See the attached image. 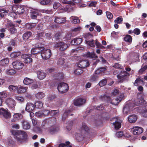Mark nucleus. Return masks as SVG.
<instances>
[{
  "instance_id": "dca6fc26",
  "label": "nucleus",
  "mask_w": 147,
  "mask_h": 147,
  "mask_svg": "<svg viewBox=\"0 0 147 147\" xmlns=\"http://www.w3.org/2000/svg\"><path fill=\"white\" fill-rule=\"evenodd\" d=\"M35 108L34 105L30 102H28L26 105L25 110L28 112H31L33 111Z\"/></svg>"
},
{
  "instance_id": "6ab92c4d",
  "label": "nucleus",
  "mask_w": 147,
  "mask_h": 147,
  "mask_svg": "<svg viewBox=\"0 0 147 147\" xmlns=\"http://www.w3.org/2000/svg\"><path fill=\"white\" fill-rule=\"evenodd\" d=\"M65 18H62L61 17L55 16L54 20L55 22L57 24H62L65 22Z\"/></svg>"
},
{
  "instance_id": "bf43d9fd",
  "label": "nucleus",
  "mask_w": 147,
  "mask_h": 147,
  "mask_svg": "<svg viewBox=\"0 0 147 147\" xmlns=\"http://www.w3.org/2000/svg\"><path fill=\"white\" fill-rule=\"evenodd\" d=\"M43 33L41 32L37 34H36V38L38 40H39L41 41V40H42V37L43 36Z\"/></svg>"
},
{
  "instance_id": "37998d69",
  "label": "nucleus",
  "mask_w": 147,
  "mask_h": 147,
  "mask_svg": "<svg viewBox=\"0 0 147 147\" xmlns=\"http://www.w3.org/2000/svg\"><path fill=\"white\" fill-rule=\"evenodd\" d=\"M8 11H9L2 9H0V17L3 18L4 17L7 13H9Z\"/></svg>"
},
{
  "instance_id": "e433bc0d",
  "label": "nucleus",
  "mask_w": 147,
  "mask_h": 147,
  "mask_svg": "<svg viewBox=\"0 0 147 147\" xmlns=\"http://www.w3.org/2000/svg\"><path fill=\"white\" fill-rule=\"evenodd\" d=\"M59 147H72L70 142L69 141H67L65 143H61L59 145Z\"/></svg>"
},
{
  "instance_id": "69168bd1",
  "label": "nucleus",
  "mask_w": 147,
  "mask_h": 147,
  "mask_svg": "<svg viewBox=\"0 0 147 147\" xmlns=\"http://www.w3.org/2000/svg\"><path fill=\"white\" fill-rule=\"evenodd\" d=\"M106 13L108 19H111L113 18V16L111 13L109 11H106Z\"/></svg>"
},
{
  "instance_id": "20e7f679",
  "label": "nucleus",
  "mask_w": 147,
  "mask_h": 147,
  "mask_svg": "<svg viewBox=\"0 0 147 147\" xmlns=\"http://www.w3.org/2000/svg\"><path fill=\"white\" fill-rule=\"evenodd\" d=\"M52 55L51 50L49 49H43L40 53V55L43 59H48Z\"/></svg>"
},
{
  "instance_id": "13d9d810",
  "label": "nucleus",
  "mask_w": 147,
  "mask_h": 147,
  "mask_svg": "<svg viewBox=\"0 0 147 147\" xmlns=\"http://www.w3.org/2000/svg\"><path fill=\"white\" fill-rule=\"evenodd\" d=\"M59 112L58 110H51L50 111V116H53L55 115Z\"/></svg>"
},
{
  "instance_id": "3c124183",
  "label": "nucleus",
  "mask_w": 147,
  "mask_h": 147,
  "mask_svg": "<svg viewBox=\"0 0 147 147\" xmlns=\"http://www.w3.org/2000/svg\"><path fill=\"white\" fill-rule=\"evenodd\" d=\"M65 62V59L64 58H61L59 59L57 62V64L59 65H62Z\"/></svg>"
},
{
  "instance_id": "4be33fe9",
  "label": "nucleus",
  "mask_w": 147,
  "mask_h": 147,
  "mask_svg": "<svg viewBox=\"0 0 147 147\" xmlns=\"http://www.w3.org/2000/svg\"><path fill=\"white\" fill-rule=\"evenodd\" d=\"M107 69L105 67H101L97 69L95 71L96 74H98V75H104L105 73L106 72Z\"/></svg>"
},
{
  "instance_id": "c756f323",
  "label": "nucleus",
  "mask_w": 147,
  "mask_h": 147,
  "mask_svg": "<svg viewBox=\"0 0 147 147\" xmlns=\"http://www.w3.org/2000/svg\"><path fill=\"white\" fill-rule=\"evenodd\" d=\"M98 75H99L98 74H96L95 72L90 77L89 81L91 82L96 81L98 77Z\"/></svg>"
},
{
  "instance_id": "a18cd8bd",
  "label": "nucleus",
  "mask_w": 147,
  "mask_h": 147,
  "mask_svg": "<svg viewBox=\"0 0 147 147\" xmlns=\"http://www.w3.org/2000/svg\"><path fill=\"white\" fill-rule=\"evenodd\" d=\"M15 99L20 103L23 102L24 100V97L21 96H15Z\"/></svg>"
},
{
  "instance_id": "774afa93",
  "label": "nucleus",
  "mask_w": 147,
  "mask_h": 147,
  "mask_svg": "<svg viewBox=\"0 0 147 147\" xmlns=\"http://www.w3.org/2000/svg\"><path fill=\"white\" fill-rule=\"evenodd\" d=\"M119 92V91L118 90L115 89L111 93V96H116L118 94Z\"/></svg>"
},
{
  "instance_id": "e2e57ef3",
  "label": "nucleus",
  "mask_w": 147,
  "mask_h": 147,
  "mask_svg": "<svg viewBox=\"0 0 147 147\" xmlns=\"http://www.w3.org/2000/svg\"><path fill=\"white\" fill-rule=\"evenodd\" d=\"M50 111L48 110H44L42 111V115L45 116H47L49 115Z\"/></svg>"
},
{
  "instance_id": "f704fd0d",
  "label": "nucleus",
  "mask_w": 147,
  "mask_h": 147,
  "mask_svg": "<svg viewBox=\"0 0 147 147\" xmlns=\"http://www.w3.org/2000/svg\"><path fill=\"white\" fill-rule=\"evenodd\" d=\"M45 96V94L42 92H39L35 95L36 97L38 99H42Z\"/></svg>"
},
{
  "instance_id": "49530a36",
  "label": "nucleus",
  "mask_w": 147,
  "mask_h": 147,
  "mask_svg": "<svg viewBox=\"0 0 147 147\" xmlns=\"http://www.w3.org/2000/svg\"><path fill=\"white\" fill-rule=\"evenodd\" d=\"M71 111L70 110H66L63 113L62 116V120H64L68 116V115L70 113Z\"/></svg>"
},
{
  "instance_id": "9b49d317",
  "label": "nucleus",
  "mask_w": 147,
  "mask_h": 147,
  "mask_svg": "<svg viewBox=\"0 0 147 147\" xmlns=\"http://www.w3.org/2000/svg\"><path fill=\"white\" fill-rule=\"evenodd\" d=\"M45 49V48L39 46L36 47L32 48L31 51V53L33 55H35L41 52L42 51Z\"/></svg>"
},
{
  "instance_id": "09e8293b",
  "label": "nucleus",
  "mask_w": 147,
  "mask_h": 147,
  "mask_svg": "<svg viewBox=\"0 0 147 147\" xmlns=\"http://www.w3.org/2000/svg\"><path fill=\"white\" fill-rule=\"evenodd\" d=\"M83 72V70L80 67L75 69L74 71L75 74L78 75L81 74Z\"/></svg>"
},
{
  "instance_id": "412c9836",
  "label": "nucleus",
  "mask_w": 147,
  "mask_h": 147,
  "mask_svg": "<svg viewBox=\"0 0 147 147\" xmlns=\"http://www.w3.org/2000/svg\"><path fill=\"white\" fill-rule=\"evenodd\" d=\"M82 39L80 38H76L71 41V43L74 45H80L82 42Z\"/></svg>"
},
{
  "instance_id": "7c9ffc66",
  "label": "nucleus",
  "mask_w": 147,
  "mask_h": 147,
  "mask_svg": "<svg viewBox=\"0 0 147 147\" xmlns=\"http://www.w3.org/2000/svg\"><path fill=\"white\" fill-rule=\"evenodd\" d=\"M21 54L20 51L14 52L11 53L10 56L12 58H15L19 56Z\"/></svg>"
},
{
  "instance_id": "5701e85b",
  "label": "nucleus",
  "mask_w": 147,
  "mask_h": 147,
  "mask_svg": "<svg viewBox=\"0 0 147 147\" xmlns=\"http://www.w3.org/2000/svg\"><path fill=\"white\" fill-rule=\"evenodd\" d=\"M38 78L40 80H42L44 79L46 76V73L41 71H38L37 72Z\"/></svg>"
},
{
  "instance_id": "58836bf2",
  "label": "nucleus",
  "mask_w": 147,
  "mask_h": 147,
  "mask_svg": "<svg viewBox=\"0 0 147 147\" xmlns=\"http://www.w3.org/2000/svg\"><path fill=\"white\" fill-rule=\"evenodd\" d=\"M124 39L125 41L129 43H131L132 41L131 36L129 35H126L125 37L124 38Z\"/></svg>"
},
{
  "instance_id": "393cba45",
  "label": "nucleus",
  "mask_w": 147,
  "mask_h": 147,
  "mask_svg": "<svg viewBox=\"0 0 147 147\" xmlns=\"http://www.w3.org/2000/svg\"><path fill=\"white\" fill-rule=\"evenodd\" d=\"M59 130V128L55 126L51 127L49 129L50 132L52 134H53L57 132Z\"/></svg>"
},
{
  "instance_id": "ea45409f",
  "label": "nucleus",
  "mask_w": 147,
  "mask_h": 147,
  "mask_svg": "<svg viewBox=\"0 0 147 147\" xmlns=\"http://www.w3.org/2000/svg\"><path fill=\"white\" fill-rule=\"evenodd\" d=\"M34 106L36 108L41 109L43 106V104L40 101H37L35 103Z\"/></svg>"
},
{
  "instance_id": "338daca9",
  "label": "nucleus",
  "mask_w": 147,
  "mask_h": 147,
  "mask_svg": "<svg viewBox=\"0 0 147 147\" xmlns=\"http://www.w3.org/2000/svg\"><path fill=\"white\" fill-rule=\"evenodd\" d=\"M81 29V28L80 27L76 28L73 29L72 32L73 34L74 32H76V34H77L80 32Z\"/></svg>"
},
{
  "instance_id": "aec40b11",
  "label": "nucleus",
  "mask_w": 147,
  "mask_h": 147,
  "mask_svg": "<svg viewBox=\"0 0 147 147\" xmlns=\"http://www.w3.org/2000/svg\"><path fill=\"white\" fill-rule=\"evenodd\" d=\"M83 57L92 59H96L98 58V57L94 53H90V52L85 53L84 54H83Z\"/></svg>"
},
{
  "instance_id": "680f3d73",
  "label": "nucleus",
  "mask_w": 147,
  "mask_h": 147,
  "mask_svg": "<svg viewBox=\"0 0 147 147\" xmlns=\"http://www.w3.org/2000/svg\"><path fill=\"white\" fill-rule=\"evenodd\" d=\"M25 63L28 64L31 63L32 61V58L30 57L29 56L26 59L24 60Z\"/></svg>"
},
{
  "instance_id": "2f4dec72",
  "label": "nucleus",
  "mask_w": 147,
  "mask_h": 147,
  "mask_svg": "<svg viewBox=\"0 0 147 147\" xmlns=\"http://www.w3.org/2000/svg\"><path fill=\"white\" fill-rule=\"evenodd\" d=\"M130 106V104H126L123 107V114L125 115H127L128 114V112L129 110V108H128Z\"/></svg>"
},
{
  "instance_id": "4d7b16f0",
  "label": "nucleus",
  "mask_w": 147,
  "mask_h": 147,
  "mask_svg": "<svg viewBox=\"0 0 147 147\" xmlns=\"http://www.w3.org/2000/svg\"><path fill=\"white\" fill-rule=\"evenodd\" d=\"M86 43L89 44L90 46L91 47H95L94 42L93 39L89 41H86Z\"/></svg>"
},
{
  "instance_id": "6e6d98bb",
  "label": "nucleus",
  "mask_w": 147,
  "mask_h": 147,
  "mask_svg": "<svg viewBox=\"0 0 147 147\" xmlns=\"http://www.w3.org/2000/svg\"><path fill=\"white\" fill-rule=\"evenodd\" d=\"M16 71L13 69L9 70L7 71V74L9 75H12L16 73Z\"/></svg>"
},
{
  "instance_id": "2eb2a0df",
  "label": "nucleus",
  "mask_w": 147,
  "mask_h": 147,
  "mask_svg": "<svg viewBox=\"0 0 147 147\" xmlns=\"http://www.w3.org/2000/svg\"><path fill=\"white\" fill-rule=\"evenodd\" d=\"M145 100L143 98H137L135 100L134 103L132 104V106L134 107L135 106H136L141 105L144 104Z\"/></svg>"
},
{
  "instance_id": "7ed1b4c3",
  "label": "nucleus",
  "mask_w": 147,
  "mask_h": 147,
  "mask_svg": "<svg viewBox=\"0 0 147 147\" xmlns=\"http://www.w3.org/2000/svg\"><path fill=\"white\" fill-rule=\"evenodd\" d=\"M58 91L61 94L67 92L68 90L69 87L68 84L64 82L59 83L57 88Z\"/></svg>"
},
{
  "instance_id": "a19ab883",
  "label": "nucleus",
  "mask_w": 147,
  "mask_h": 147,
  "mask_svg": "<svg viewBox=\"0 0 147 147\" xmlns=\"http://www.w3.org/2000/svg\"><path fill=\"white\" fill-rule=\"evenodd\" d=\"M26 91V88L23 86H20L18 87V93H22L25 92Z\"/></svg>"
},
{
  "instance_id": "f8f14e48",
  "label": "nucleus",
  "mask_w": 147,
  "mask_h": 147,
  "mask_svg": "<svg viewBox=\"0 0 147 147\" xmlns=\"http://www.w3.org/2000/svg\"><path fill=\"white\" fill-rule=\"evenodd\" d=\"M89 62L87 60H84L80 61L78 64L79 67L81 68H85L88 67L90 65Z\"/></svg>"
},
{
  "instance_id": "c85d7f7f",
  "label": "nucleus",
  "mask_w": 147,
  "mask_h": 147,
  "mask_svg": "<svg viewBox=\"0 0 147 147\" xmlns=\"http://www.w3.org/2000/svg\"><path fill=\"white\" fill-rule=\"evenodd\" d=\"M33 82V80L27 77L25 78L23 80L24 84L26 85H29Z\"/></svg>"
},
{
  "instance_id": "5fc2aeb1",
  "label": "nucleus",
  "mask_w": 147,
  "mask_h": 147,
  "mask_svg": "<svg viewBox=\"0 0 147 147\" xmlns=\"http://www.w3.org/2000/svg\"><path fill=\"white\" fill-rule=\"evenodd\" d=\"M123 20V19L121 17H118L115 20V22L117 24H120L122 23Z\"/></svg>"
},
{
  "instance_id": "052dcab7",
  "label": "nucleus",
  "mask_w": 147,
  "mask_h": 147,
  "mask_svg": "<svg viewBox=\"0 0 147 147\" xmlns=\"http://www.w3.org/2000/svg\"><path fill=\"white\" fill-rule=\"evenodd\" d=\"M56 98L55 95H49L47 98L48 101L53 100Z\"/></svg>"
},
{
  "instance_id": "39448f33",
  "label": "nucleus",
  "mask_w": 147,
  "mask_h": 147,
  "mask_svg": "<svg viewBox=\"0 0 147 147\" xmlns=\"http://www.w3.org/2000/svg\"><path fill=\"white\" fill-rule=\"evenodd\" d=\"M55 47L57 48L61 51L65 50L68 47V45L63 42H58L56 43L54 45Z\"/></svg>"
},
{
  "instance_id": "6e6552de",
  "label": "nucleus",
  "mask_w": 147,
  "mask_h": 147,
  "mask_svg": "<svg viewBox=\"0 0 147 147\" xmlns=\"http://www.w3.org/2000/svg\"><path fill=\"white\" fill-rule=\"evenodd\" d=\"M0 115L6 119L9 118L11 117V114L8 111V110H6L3 108L0 109Z\"/></svg>"
},
{
  "instance_id": "b1692460",
  "label": "nucleus",
  "mask_w": 147,
  "mask_h": 147,
  "mask_svg": "<svg viewBox=\"0 0 147 147\" xmlns=\"http://www.w3.org/2000/svg\"><path fill=\"white\" fill-rule=\"evenodd\" d=\"M89 128L87 125L84 122L82 123V125L80 127V130L81 132H88L89 130Z\"/></svg>"
},
{
  "instance_id": "9d476101",
  "label": "nucleus",
  "mask_w": 147,
  "mask_h": 147,
  "mask_svg": "<svg viewBox=\"0 0 147 147\" xmlns=\"http://www.w3.org/2000/svg\"><path fill=\"white\" fill-rule=\"evenodd\" d=\"M5 102L8 107L12 109H13L16 105L15 101L11 98H7Z\"/></svg>"
},
{
  "instance_id": "a211bd4d",
  "label": "nucleus",
  "mask_w": 147,
  "mask_h": 147,
  "mask_svg": "<svg viewBox=\"0 0 147 147\" xmlns=\"http://www.w3.org/2000/svg\"><path fill=\"white\" fill-rule=\"evenodd\" d=\"M76 139L78 142H80L84 140L85 138V135L80 133H76L75 134Z\"/></svg>"
},
{
  "instance_id": "4468645a",
  "label": "nucleus",
  "mask_w": 147,
  "mask_h": 147,
  "mask_svg": "<svg viewBox=\"0 0 147 147\" xmlns=\"http://www.w3.org/2000/svg\"><path fill=\"white\" fill-rule=\"evenodd\" d=\"M86 101V100L83 98H79L74 100V103L75 105L80 106L83 105Z\"/></svg>"
},
{
  "instance_id": "864d4df0",
  "label": "nucleus",
  "mask_w": 147,
  "mask_h": 147,
  "mask_svg": "<svg viewBox=\"0 0 147 147\" xmlns=\"http://www.w3.org/2000/svg\"><path fill=\"white\" fill-rule=\"evenodd\" d=\"M50 3L49 0H41L40 3L42 5H46Z\"/></svg>"
},
{
  "instance_id": "79ce46f5",
  "label": "nucleus",
  "mask_w": 147,
  "mask_h": 147,
  "mask_svg": "<svg viewBox=\"0 0 147 147\" xmlns=\"http://www.w3.org/2000/svg\"><path fill=\"white\" fill-rule=\"evenodd\" d=\"M142 115L144 117H147V105H146L141 111Z\"/></svg>"
},
{
  "instance_id": "f03ea898",
  "label": "nucleus",
  "mask_w": 147,
  "mask_h": 147,
  "mask_svg": "<svg viewBox=\"0 0 147 147\" xmlns=\"http://www.w3.org/2000/svg\"><path fill=\"white\" fill-rule=\"evenodd\" d=\"M12 134L16 136L17 140L20 142H22L27 137V134L24 131L13 130L11 131Z\"/></svg>"
},
{
  "instance_id": "1a4fd4ad",
  "label": "nucleus",
  "mask_w": 147,
  "mask_h": 147,
  "mask_svg": "<svg viewBox=\"0 0 147 147\" xmlns=\"http://www.w3.org/2000/svg\"><path fill=\"white\" fill-rule=\"evenodd\" d=\"M6 27L11 34H14L17 32V30L15 28V26L12 22H10L8 23Z\"/></svg>"
},
{
  "instance_id": "f3484780",
  "label": "nucleus",
  "mask_w": 147,
  "mask_h": 147,
  "mask_svg": "<svg viewBox=\"0 0 147 147\" xmlns=\"http://www.w3.org/2000/svg\"><path fill=\"white\" fill-rule=\"evenodd\" d=\"M129 76V74L126 71H121L119 74H117V76L119 79H124V78Z\"/></svg>"
},
{
  "instance_id": "4c0bfd02",
  "label": "nucleus",
  "mask_w": 147,
  "mask_h": 147,
  "mask_svg": "<svg viewBox=\"0 0 147 147\" xmlns=\"http://www.w3.org/2000/svg\"><path fill=\"white\" fill-rule=\"evenodd\" d=\"M38 13L35 11H32L30 12L31 17L33 19H36L37 16H38Z\"/></svg>"
},
{
  "instance_id": "ddd939ff",
  "label": "nucleus",
  "mask_w": 147,
  "mask_h": 147,
  "mask_svg": "<svg viewBox=\"0 0 147 147\" xmlns=\"http://www.w3.org/2000/svg\"><path fill=\"white\" fill-rule=\"evenodd\" d=\"M133 134L134 135L141 134L143 131V129L139 127H135L131 129Z\"/></svg>"
},
{
  "instance_id": "72a5a7b5",
  "label": "nucleus",
  "mask_w": 147,
  "mask_h": 147,
  "mask_svg": "<svg viewBox=\"0 0 147 147\" xmlns=\"http://www.w3.org/2000/svg\"><path fill=\"white\" fill-rule=\"evenodd\" d=\"M36 26L35 23H26L25 25V26L26 28L28 29L31 30L33 28Z\"/></svg>"
},
{
  "instance_id": "8fccbe9b",
  "label": "nucleus",
  "mask_w": 147,
  "mask_h": 147,
  "mask_svg": "<svg viewBox=\"0 0 147 147\" xmlns=\"http://www.w3.org/2000/svg\"><path fill=\"white\" fill-rule=\"evenodd\" d=\"M13 117L16 120H18L22 118V115L21 114L16 113L13 115Z\"/></svg>"
},
{
  "instance_id": "bb28decb",
  "label": "nucleus",
  "mask_w": 147,
  "mask_h": 147,
  "mask_svg": "<svg viewBox=\"0 0 147 147\" xmlns=\"http://www.w3.org/2000/svg\"><path fill=\"white\" fill-rule=\"evenodd\" d=\"M137 120L136 116L135 115H130L128 117V121L130 123L135 122Z\"/></svg>"
},
{
  "instance_id": "a878e982",
  "label": "nucleus",
  "mask_w": 147,
  "mask_h": 147,
  "mask_svg": "<svg viewBox=\"0 0 147 147\" xmlns=\"http://www.w3.org/2000/svg\"><path fill=\"white\" fill-rule=\"evenodd\" d=\"M22 125L23 128L25 130L29 129L30 127V123L29 122L25 120L23 121Z\"/></svg>"
},
{
  "instance_id": "de8ad7c7",
  "label": "nucleus",
  "mask_w": 147,
  "mask_h": 147,
  "mask_svg": "<svg viewBox=\"0 0 147 147\" xmlns=\"http://www.w3.org/2000/svg\"><path fill=\"white\" fill-rule=\"evenodd\" d=\"M8 88L10 91L14 92L16 90L18 91V87L16 86L11 85L9 86Z\"/></svg>"
},
{
  "instance_id": "0eeeda50",
  "label": "nucleus",
  "mask_w": 147,
  "mask_h": 147,
  "mask_svg": "<svg viewBox=\"0 0 147 147\" xmlns=\"http://www.w3.org/2000/svg\"><path fill=\"white\" fill-rule=\"evenodd\" d=\"M12 64L13 68L17 69H21L24 66V63L20 61L16 60L13 62Z\"/></svg>"
},
{
  "instance_id": "0e129e2a",
  "label": "nucleus",
  "mask_w": 147,
  "mask_h": 147,
  "mask_svg": "<svg viewBox=\"0 0 147 147\" xmlns=\"http://www.w3.org/2000/svg\"><path fill=\"white\" fill-rule=\"evenodd\" d=\"M7 94L5 91L0 92V98H5L7 97Z\"/></svg>"
},
{
  "instance_id": "603ef678",
  "label": "nucleus",
  "mask_w": 147,
  "mask_h": 147,
  "mask_svg": "<svg viewBox=\"0 0 147 147\" xmlns=\"http://www.w3.org/2000/svg\"><path fill=\"white\" fill-rule=\"evenodd\" d=\"M95 44L97 48L102 49L105 48V47L102 45L101 43L98 42L97 40H96Z\"/></svg>"
},
{
  "instance_id": "473e14b6",
  "label": "nucleus",
  "mask_w": 147,
  "mask_h": 147,
  "mask_svg": "<svg viewBox=\"0 0 147 147\" xmlns=\"http://www.w3.org/2000/svg\"><path fill=\"white\" fill-rule=\"evenodd\" d=\"M25 11V10L24 8L22 7H18L17 9V11L16 12V13L19 15H21L24 13Z\"/></svg>"
},
{
  "instance_id": "c03bdc74",
  "label": "nucleus",
  "mask_w": 147,
  "mask_h": 147,
  "mask_svg": "<svg viewBox=\"0 0 147 147\" xmlns=\"http://www.w3.org/2000/svg\"><path fill=\"white\" fill-rule=\"evenodd\" d=\"M107 82V79L106 78L103 79L99 82L98 84L100 87H102L106 84Z\"/></svg>"
},
{
  "instance_id": "423d86ee",
  "label": "nucleus",
  "mask_w": 147,
  "mask_h": 147,
  "mask_svg": "<svg viewBox=\"0 0 147 147\" xmlns=\"http://www.w3.org/2000/svg\"><path fill=\"white\" fill-rule=\"evenodd\" d=\"M111 121H113V123H111L114 125L115 129H118L121 127V120L120 119L119 117L114 118Z\"/></svg>"
},
{
  "instance_id": "c9c22d12",
  "label": "nucleus",
  "mask_w": 147,
  "mask_h": 147,
  "mask_svg": "<svg viewBox=\"0 0 147 147\" xmlns=\"http://www.w3.org/2000/svg\"><path fill=\"white\" fill-rule=\"evenodd\" d=\"M9 62V59L8 58L3 59L0 61V65L1 66H4L7 64Z\"/></svg>"
},
{
  "instance_id": "cd10ccee",
  "label": "nucleus",
  "mask_w": 147,
  "mask_h": 147,
  "mask_svg": "<svg viewBox=\"0 0 147 147\" xmlns=\"http://www.w3.org/2000/svg\"><path fill=\"white\" fill-rule=\"evenodd\" d=\"M32 32L30 31H28L23 34L22 37L24 40L28 39L32 35Z\"/></svg>"
},
{
  "instance_id": "f257e3e1",
  "label": "nucleus",
  "mask_w": 147,
  "mask_h": 147,
  "mask_svg": "<svg viewBox=\"0 0 147 147\" xmlns=\"http://www.w3.org/2000/svg\"><path fill=\"white\" fill-rule=\"evenodd\" d=\"M99 99L102 101H106L108 102H110L115 105H117L121 101V98L120 97H116L113 100H111L110 97L106 95H102L100 96Z\"/></svg>"
}]
</instances>
